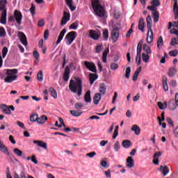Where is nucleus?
Segmentation results:
<instances>
[{
  "instance_id": "1",
  "label": "nucleus",
  "mask_w": 178,
  "mask_h": 178,
  "mask_svg": "<svg viewBox=\"0 0 178 178\" xmlns=\"http://www.w3.org/2000/svg\"><path fill=\"white\" fill-rule=\"evenodd\" d=\"M69 88L72 92L77 94V97H81L83 95V82L80 79L76 81L71 79Z\"/></svg>"
},
{
  "instance_id": "2",
  "label": "nucleus",
  "mask_w": 178,
  "mask_h": 178,
  "mask_svg": "<svg viewBox=\"0 0 178 178\" xmlns=\"http://www.w3.org/2000/svg\"><path fill=\"white\" fill-rule=\"evenodd\" d=\"M92 8L94 10L95 15L98 17H104L106 12L105 8L99 3V0H92Z\"/></svg>"
},
{
  "instance_id": "3",
  "label": "nucleus",
  "mask_w": 178,
  "mask_h": 178,
  "mask_svg": "<svg viewBox=\"0 0 178 178\" xmlns=\"http://www.w3.org/2000/svg\"><path fill=\"white\" fill-rule=\"evenodd\" d=\"M147 34L146 41L147 44H151L154 40V32L152 31V19L151 15H148L146 18Z\"/></svg>"
},
{
  "instance_id": "4",
  "label": "nucleus",
  "mask_w": 178,
  "mask_h": 178,
  "mask_svg": "<svg viewBox=\"0 0 178 178\" xmlns=\"http://www.w3.org/2000/svg\"><path fill=\"white\" fill-rule=\"evenodd\" d=\"M141 51H143V44H141V42H139L137 45L136 56V62L138 66H140V65H141Z\"/></svg>"
},
{
  "instance_id": "5",
  "label": "nucleus",
  "mask_w": 178,
  "mask_h": 178,
  "mask_svg": "<svg viewBox=\"0 0 178 178\" xmlns=\"http://www.w3.org/2000/svg\"><path fill=\"white\" fill-rule=\"evenodd\" d=\"M0 109L5 115H12V111H15V106L13 105L1 104Z\"/></svg>"
},
{
  "instance_id": "6",
  "label": "nucleus",
  "mask_w": 178,
  "mask_h": 178,
  "mask_svg": "<svg viewBox=\"0 0 178 178\" xmlns=\"http://www.w3.org/2000/svg\"><path fill=\"white\" fill-rule=\"evenodd\" d=\"M76 37H77V33H76L75 31L69 32L65 38V40H67L66 44L71 45V44L73 43V41L76 40Z\"/></svg>"
},
{
  "instance_id": "7",
  "label": "nucleus",
  "mask_w": 178,
  "mask_h": 178,
  "mask_svg": "<svg viewBox=\"0 0 178 178\" xmlns=\"http://www.w3.org/2000/svg\"><path fill=\"white\" fill-rule=\"evenodd\" d=\"M147 10L153 12L152 16L154 17V23H158V22H159V12L156 10V7L154 6H147Z\"/></svg>"
},
{
  "instance_id": "8",
  "label": "nucleus",
  "mask_w": 178,
  "mask_h": 178,
  "mask_svg": "<svg viewBox=\"0 0 178 178\" xmlns=\"http://www.w3.org/2000/svg\"><path fill=\"white\" fill-rule=\"evenodd\" d=\"M83 65L84 66H86L87 69H88V70H90V72H92L93 73H97V67H95V64H94V63L84 61Z\"/></svg>"
},
{
  "instance_id": "9",
  "label": "nucleus",
  "mask_w": 178,
  "mask_h": 178,
  "mask_svg": "<svg viewBox=\"0 0 178 178\" xmlns=\"http://www.w3.org/2000/svg\"><path fill=\"white\" fill-rule=\"evenodd\" d=\"M89 37L95 40H99L101 32L99 31L90 30L89 31Z\"/></svg>"
},
{
  "instance_id": "10",
  "label": "nucleus",
  "mask_w": 178,
  "mask_h": 178,
  "mask_svg": "<svg viewBox=\"0 0 178 178\" xmlns=\"http://www.w3.org/2000/svg\"><path fill=\"white\" fill-rule=\"evenodd\" d=\"M14 17L15 18V21L17 22V24L20 26V24H22V20H23V15H22V13L17 10H15L14 12Z\"/></svg>"
},
{
  "instance_id": "11",
  "label": "nucleus",
  "mask_w": 178,
  "mask_h": 178,
  "mask_svg": "<svg viewBox=\"0 0 178 178\" xmlns=\"http://www.w3.org/2000/svg\"><path fill=\"white\" fill-rule=\"evenodd\" d=\"M119 29H113L111 31V40L113 42H116L119 40Z\"/></svg>"
},
{
  "instance_id": "12",
  "label": "nucleus",
  "mask_w": 178,
  "mask_h": 178,
  "mask_svg": "<svg viewBox=\"0 0 178 178\" xmlns=\"http://www.w3.org/2000/svg\"><path fill=\"white\" fill-rule=\"evenodd\" d=\"M18 37L22 45H24L25 47L28 45L29 43L27 42V37H26V35L24 34V33L19 32Z\"/></svg>"
},
{
  "instance_id": "13",
  "label": "nucleus",
  "mask_w": 178,
  "mask_h": 178,
  "mask_svg": "<svg viewBox=\"0 0 178 178\" xmlns=\"http://www.w3.org/2000/svg\"><path fill=\"white\" fill-rule=\"evenodd\" d=\"M70 20V14L67 12H64L63 17L61 19L60 26H65Z\"/></svg>"
},
{
  "instance_id": "14",
  "label": "nucleus",
  "mask_w": 178,
  "mask_h": 178,
  "mask_svg": "<svg viewBox=\"0 0 178 178\" xmlns=\"http://www.w3.org/2000/svg\"><path fill=\"white\" fill-rule=\"evenodd\" d=\"M33 144H35L38 147L43 148V149H47V148H48L47 143L42 140H33Z\"/></svg>"
},
{
  "instance_id": "15",
  "label": "nucleus",
  "mask_w": 178,
  "mask_h": 178,
  "mask_svg": "<svg viewBox=\"0 0 178 178\" xmlns=\"http://www.w3.org/2000/svg\"><path fill=\"white\" fill-rule=\"evenodd\" d=\"M177 73V69L176 68V67H172L168 69V74L169 77H175Z\"/></svg>"
},
{
  "instance_id": "16",
  "label": "nucleus",
  "mask_w": 178,
  "mask_h": 178,
  "mask_svg": "<svg viewBox=\"0 0 178 178\" xmlns=\"http://www.w3.org/2000/svg\"><path fill=\"white\" fill-rule=\"evenodd\" d=\"M8 17V10H4V12L1 13V18L0 19V23L1 24H6V19Z\"/></svg>"
},
{
  "instance_id": "17",
  "label": "nucleus",
  "mask_w": 178,
  "mask_h": 178,
  "mask_svg": "<svg viewBox=\"0 0 178 178\" xmlns=\"http://www.w3.org/2000/svg\"><path fill=\"white\" fill-rule=\"evenodd\" d=\"M69 79H70V69H69V67H67L65 69L63 80L64 81H69Z\"/></svg>"
},
{
  "instance_id": "18",
  "label": "nucleus",
  "mask_w": 178,
  "mask_h": 178,
  "mask_svg": "<svg viewBox=\"0 0 178 178\" xmlns=\"http://www.w3.org/2000/svg\"><path fill=\"white\" fill-rule=\"evenodd\" d=\"M65 34H66V29H63L59 35L58 38L57 39V41L56 42V45H58V44H60V41H62V40H63V37H65Z\"/></svg>"
},
{
  "instance_id": "19",
  "label": "nucleus",
  "mask_w": 178,
  "mask_h": 178,
  "mask_svg": "<svg viewBox=\"0 0 178 178\" xmlns=\"http://www.w3.org/2000/svg\"><path fill=\"white\" fill-rule=\"evenodd\" d=\"M127 168L129 169H131V168H134V160L133 159V157L129 156L127 159Z\"/></svg>"
},
{
  "instance_id": "20",
  "label": "nucleus",
  "mask_w": 178,
  "mask_h": 178,
  "mask_svg": "<svg viewBox=\"0 0 178 178\" xmlns=\"http://www.w3.org/2000/svg\"><path fill=\"white\" fill-rule=\"evenodd\" d=\"M16 79H17V75H8L5 78L4 81L5 83H10L12 81H15Z\"/></svg>"
},
{
  "instance_id": "21",
  "label": "nucleus",
  "mask_w": 178,
  "mask_h": 178,
  "mask_svg": "<svg viewBox=\"0 0 178 178\" xmlns=\"http://www.w3.org/2000/svg\"><path fill=\"white\" fill-rule=\"evenodd\" d=\"M109 54V47H107L103 52L102 56V59L103 63H106V60L108 59V54Z\"/></svg>"
},
{
  "instance_id": "22",
  "label": "nucleus",
  "mask_w": 178,
  "mask_h": 178,
  "mask_svg": "<svg viewBox=\"0 0 178 178\" xmlns=\"http://www.w3.org/2000/svg\"><path fill=\"white\" fill-rule=\"evenodd\" d=\"M6 5H8V0H0V12L7 10Z\"/></svg>"
},
{
  "instance_id": "23",
  "label": "nucleus",
  "mask_w": 178,
  "mask_h": 178,
  "mask_svg": "<svg viewBox=\"0 0 178 178\" xmlns=\"http://www.w3.org/2000/svg\"><path fill=\"white\" fill-rule=\"evenodd\" d=\"M138 29L142 33H144V29H145V23L144 22V18L139 19Z\"/></svg>"
},
{
  "instance_id": "24",
  "label": "nucleus",
  "mask_w": 178,
  "mask_h": 178,
  "mask_svg": "<svg viewBox=\"0 0 178 178\" xmlns=\"http://www.w3.org/2000/svg\"><path fill=\"white\" fill-rule=\"evenodd\" d=\"M160 170L161 173H163V176H166L170 172L169 167H168V165H165L164 167L163 165H161Z\"/></svg>"
},
{
  "instance_id": "25",
  "label": "nucleus",
  "mask_w": 178,
  "mask_h": 178,
  "mask_svg": "<svg viewBox=\"0 0 178 178\" xmlns=\"http://www.w3.org/2000/svg\"><path fill=\"white\" fill-rule=\"evenodd\" d=\"M102 96L100 93H96L95 94L93 97V102L95 105H98L99 104V102L101 101Z\"/></svg>"
},
{
  "instance_id": "26",
  "label": "nucleus",
  "mask_w": 178,
  "mask_h": 178,
  "mask_svg": "<svg viewBox=\"0 0 178 178\" xmlns=\"http://www.w3.org/2000/svg\"><path fill=\"white\" fill-rule=\"evenodd\" d=\"M97 79H98V75H97V74H89V81L91 86L94 84V82L95 81V80H97Z\"/></svg>"
},
{
  "instance_id": "27",
  "label": "nucleus",
  "mask_w": 178,
  "mask_h": 178,
  "mask_svg": "<svg viewBox=\"0 0 178 178\" xmlns=\"http://www.w3.org/2000/svg\"><path fill=\"white\" fill-rule=\"evenodd\" d=\"M0 151L3 152V154H6V155H10L9 150L4 146L1 141L0 142Z\"/></svg>"
},
{
  "instance_id": "28",
  "label": "nucleus",
  "mask_w": 178,
  "mask_h": 178,
  "mask_svg": "<svg viewBox=\"0 0 178 178\" xmlns=\"http://www.w3.org/2000/svg\"><path fill=\"white\" fill-rule=\"evenodd\" d=\"M84 99H85V102L88 103V102H91L92 99H91V91L88 90L85 95H84Z\"/></svg>"
},
{
  "instance_id": "29",
  "label": "nucleus",
  "mask_w": 178,
  "mask_h": 178,
  "mask_svg": "<svg viewBox=\"0 0 178 178\" xmlns=\"http://www.w3.org/2000/svg\"><path fill=\"white\" fill-rule=\"evenodd\" d=\"M4 72H6V74L7 76H13V74H17V69H14V70H5Z\"/></svg>"
},
{
  "instance_id": "30",
  "label": "nucleus",
  "mask_w": 178,
  "mask_h": 178,
  "mask_svg": "<svg viewBox=\"0 0 178 178\" xmlns=\"http://www.w3.org/2000/svg\"><path fill=\"white\" fill-rule=\"evenodd\" d=\"M47 120H48V118H47V116L42 115L40 118H38V120L36 122H38L39 124H44V123H45Z\"/></svg>"
},
{
  "instance_id": "31",
  "label": "nucleus",
  "mask_w": 178,
  "mask_h": 178,
  "mask_svg": "<svg viewBox=\"0 0 178 178\" xmlns=\"http://www.w3.org/2000/svg\"><path fill=\"white\" fill-rule=\"evenodd\" d=\"M131 131H134L136 136H140V133L141 132V130L140 129V127H138L136 124L132 126Z\"/></svg>"
},
{
  "instance_id": "32",
  "label": "nucleus",
  "mask_w": 178,
  "mask_h": 178,
  "mask_svg": "<svg viewBox=\"0 0 178 178\" xmlns=\"http://www.w3.org/2000/svg\"><path fill=\"white\" fill-rule=\"evenodd\" d=\"M163 88L164 91H168L169 90V86H168V78L166 76L163 78Z\"/></svg>"
},
{
  "instance_id": "33",
  "label": "nucleus",
  "mask_w": 178,
  "mask_h": 178,
  "mask_svg": "<svg viewBox=\"0 0 178 178\" xmlns=\"http://www.w3.org/2000/svg\"><path fill=\"white\" fill-rule=\"evenodd\" d=\"M66 3L72 12H74V10H76V7L73 6V0H66Z\"/></svg>"
},
{
  "instance_id": "34",
  "label": "nucleus",
  "mask_w": 178,
  "mask_h": 178,
  "mask_svg": "<svg viewBox=\"0 0 178 178\" xmlns=\"http://www.w3.org/2000/svg\"><path fill=\"white\" fill-rule=\"evenodd\" d=\"M141 67H139L135 72L133 76V81H137V79H138V75L140 74V72H141Z\"/></svg>"
},
{
  "instance_id": "35",
  "label": "nucleus",
  "mask_w": 178,
  "mask_h": 178,
  "mask_svg": "<svg viewBox=\"0 0 178 178\" xmlns=\"http://www.w3.org/2000/svg\"><path fill=\"white\" fill-rule=\"evenodd\" d=\"M122 145L124 148H130V147H131V142H130L129 140H123Z\"/></svg>"
},
{
  "instance_id": "36",
  "label": "nucleus",
  "mask_w": 178,
  "mask_h": 178,
  "mask_svg": "<svg viewBox=\"0 0 178 178\" xmlns=\"http://www.w3.org/2000/svg\"><path fill=\"white\" fill-rule=\"evenodd\" d=\"M157 105H158L159 109H161V111H165V109L168 108V103H166V102L162 103L161 102H159L157 103Z\"/></svg>"
},
{
  "instance_id": "37",
  "label": "nucleus",
  "mask_w": 178,
  "mask_h": 178,
  "mask_svg": "<svg viewBox=\"0 0 178 178\" xmlns=\"http://www.w3.org/2000/svg\"><path fill=\"white\" fill-rule=\"evenodd\" d=\"M49 92H50V95H51V97H53V98H58V94L56 93V90H55V88L52 87L49 88Z\"/></svg>"
},
{
  "instance_id": "38",
  "label": "nucleus",
  "mask_w": 178,
  "mask_h": 178,
  "mask_svg": "<svg viewBox=\"0 0 178 178\" xmlns=\"http://www.w3.org/2000/svg\"><path fill=\"white\" fill-rule=\"evenodd\" d=\"M108 38H109V31L104 29L103 31V40L104 41H108Z\"/></svg>"
},
{
  "instance_id": "39",
  "label": "nucleus",
  "mask_w": 178,
  "mask_h": 178,
  "mask_svg": "<svg viewBox=\"0 0 178 178\" xmlns=\"http://www.w3.org/2000/svg\"><path fill=\"white\" fill-rule=\"evenodd\" d=\"M163 45V38H162V36H160L157 40V48L159 49H161Z\"/></svg>"
},
{
  "instance_id": "40",
  "label": "nucleus",
  "mask_w": 178,
  "mask_h": 178,
  "mask_svg": "<svg viewBox=\"0 0 178 178\" xmlns=\"http://www.w3.org/2000/svg\"><path fill=\"white\" fill-rule=\"evenodd\" d=\"M143 51L146 52V54H147L148 55L151 54L152 52L151 51V47H149V46L145 44H143Z\"/></svg>"
},
{
  "instance_id": "41",
  "label": "nucleus",
  "mask_w": 178,
  "mask_h": 178,
  "mask_svg": "<svg viewBox=\"0 0 178 178\" xmlns=\"http://www.w3.org/2000/svg\"><path fill=\"white\" fill-rule=\"evenodd\" d=\"M142 59L145 63H148V62H149V56L145 53H143L142 54Z\"/></svg>"
},
{
  "instance_id": "42",
  "label": "nucleus",
  "mask_w": 178,
  "mask_h": 178,
  "mask_svg": "<svg viewBox=\"0 0 178 178\" xmlns=\"http://www.w3.org/2000/svg\"><path fill=\"white\" fill-rule=\"evenodd\" d=\"M37 79L38 80V81L41 82L42 81V80H44V74L42 73V71L40 70L38 72L37 74Z\"/></svg>"
},
{
  "instance_id": "43",
  "label": "nucleus",
  "mask_w": 178,
  "mask_h": 178,
  "mask_svg": "<svg viewBox=\"0 0 178 178\" xmlns=\"http://www.w3.org/2000/svg\"><path fill=\"white\" fill-rule=\"evenodd\" d=\"M70 113L71 115H72V116H75L76 118H79V116H81L83 113V112H79L78 111H70Z\"/></svg>"
},
{
  "instance_id": "44",
  "label": "nucleus",
  "mask_w": 178,
  "mask_h": 178,
  "mask_svg": "<svg viewBox=\"0 0 178 178\" xmlns=\"http://www.w3.org/2000/svg\"><path fill=\"white\" fill-rule=\"evenodd\" d=\"M99 92L102 95H105V94H106V86H105V85L103 84V86H100Z\"/></svg>"
},
{
  "instance_id": "45",
  "label": "nucleus",
  "mask_w": 178,
  "mask_h": 178,
  "mask_svg": "<svg viewBox=\"0 0 178 178\" xmlns=\"http://www.w3.org/2000/svg\"><path fill=\"white\" fill-rule=\"evenodd\" d=\"M70 29L72 30H77L79 29V22H75L70 26Z\"/></svg>"
},
{
  "instance_id": "46",
  "label": "nucleus",
  "mask_w": 178,
  "mask_h": 178,
  "mask_svg": "<svg viewBox=\"0 0 178 178\" xmlns=\"http://www.w3.org/2000/svg\"><path fill=\"white\" fill-rule=\"evenodd\" d=\"M13 152L17 155V156H22L23 155V152L17 148H15L13 149Z\"/></svg>"
},
{
  "instance_id": "47",
  "label": "nucleus",
  "mask_w": 178,
  "mask_h": 178,
  "mask_svg": "<svg viewBox=\"0 0 178 178\" xmlns=\"http://www.w3.org/2000/svg\"><path fill=\"white\" fill-rule=\"evenodd\" d=\"M120 149V143L119 141H116L114 144V151L115 152H119V150Z\"/></svg>"
},
{
  "instance_id": "48",
  "label": "nucleus",
  "mask_w": 178,
  "mask_h": 178,
  "mask_svg": "<svg viewBox=\"0 0 178 178\" xmlns=\"http://www.w3.org/2000/svg\"><path fill=\"white\" fill-rule=\"evenodd\" d=\"M130 73H131V68L130 67H127L125 71L126 79H130Z\"/></svg>"
},
{
  "instance_id": "49",
  "label": "nucleus",
  "mask_w": 178,
  "mask_h": 178,
  "mask_svg": "<svg viewBox=\"0 0 178 178\" xmlns=\"http://www.w3.org/2000/svg\"><path fill=\"white\" fill-rule=\"evenodd\" d=\"M38 120V114H33L30 117V122H37Z\"/></svg>"
},
{
  "instance_id": "50",
  "label": "nucleus",
  "mask_w": 178,
  "mask_h": 178,
  "mask_svg": "<svg viewBox=\"0 0 178 178\" xmlns=\"http://www.w3.org/2000/svg\"><path fill=\"white\" fill-rule=\"evenodd\" d=\"M6 36V31L5 30V28L0 27V37L3 38Z\"/></svg>"
},
{
  "instance_id": "51",
  "label": "nucleus",
  "mask_w": 178,
  "mask_h": 178,
  "mask_svg": "<svg viewBox=\"0 0 178 178\" xmlns=\"http://www.w3.org/2000/svg\"><path fill=\"white\" fill-rule=\"evenodd\" d=\"M33 58L35 59V60L40 62V53L38 51H33Z\"/></svg>"
},
{
  "instance_id": "52",
  "label": "nucleus",
  "mask_w": 178,
  "mask_h": 178,
  "mask_svg": "<svg viewBox=\"0 0 178 178\" xmlns=\"http://www.w3.org/2000/svg\"><path fill=\"white\" fill-rule=\"evenodd\" d=\"M150 3L155 8H156V6H159V5H161V2L158 0H152Z\"/></svg>"
},
{
  "instance_id": "53",
  "label": "nucleus",
  "mask_w": 178,
  "mask_h": 178,
  "mask_svg": "<svg viewBox=\"0 0 178 178\" xmlns=\"http://www.w3.org/2000/svg\"><path fill=\"white\" fill-rule=\"evenodd\" d=\"M170 45H172V47H175V45H178V38H172Z\"/></svg>"
},
{
  "instance_id": "54",
  "label": "nucleus",
  "mask_w": 178,
  "mask_h": 178,
  "mask_svg": "<svg viewBox=\"0 0 178 178\" xmlns=\"http://www.w3.org/2000/svg\"><path fill=\"white\" fill-rule=\"evenodd\" d=\"M118 130H119V127L117 126V127H115V130H114V134H113V140H115V138H116V137H118V136H119V131H118Z\"/></svg>"
},
{
  "instance_id": "55",
  "label": "nucleus",
  "mask_w": 178,
  "mask_h": 178,
  "mask_svg": "<svg viewBox=\"0 0 178 178\" xmlns=\"http://www.w3.org/2000/svg\"><path fill=\"white\" fill-rule=\"evenodd\" d=\"M103 46L102 44H97V47H95V53L96 54H99L101 51H102Z\"/></svg>"
},
{
  "instance_id": "56",
  "label": "nucleus",
  "mask_w": 178,
  "mask_h": 178,
  "mask_svg": "<svg viewBox=\"0 0 178 178\" xmlns=\"http://www.w3.org/2000/svg\"><path fill=\"white\" fill-rule=\"evenodd\" d=\"M111 70H116L119 68V65H118V63H113L111 64Z\"/></svg>"
},
{
  "instance_id": "57",
  "label": "nucleus",
  "mask_w": 178,
  "mask_h": 178,
  "mask_svg": "<svg viewBox=\"0 0 178 178\" xmlns=\"http://www.w3.org/2000/svg\"><path fill=\"white\" fill-rule=\"evenodd\" d=\"M177 54H178L177 50H172L169 52V55L170 56H173L174 58H175V56H177Z\"/></svg>"
},
{
  "instance_id": "58",
  "label": "nucleus",
  "mask_w": 178,
  "mask_h": 178,
  "mask_svg": "<svg viewBox=\"0 0 178 178\" xmlns=\"http://www.w3.org/2000/svg\"><path fill=\"white\" fill-rule=\"evenodd\" d=\"M30 12H31L32 16H34V15H35V6L34 4H31V7L30 8Z\"/></svg>"
},
{
  "instance_id": "59",
  "label": "nucleus",
  "mask_w": 178,
  "mask_h": 178,
  "mask_svg": "<svg viewBox=\"0 0 178 178\" xmlns=\"http://www.w3.org/2000/svg\"><path fill=\"white\" fill-rule=\"evenodd\" d=\"M3 58H6V55H8V47H4L2 50Z\"/></svg>"
},
{
  "instance_id": "60",
  "label": "nucleus",
  "mask_w": 178,
  "mask_h": 178,
  "mask_svg": "<svg viewBox=\"0 0 178 178\" xmlns=\"http://www.w3.org/2000/svg\"><path fill=\"white\" fill-rule=\"evenodd\" d=\"M100 165L101 166H102L103 168H105L106 169H107V168H109V165H108V162L104 160L102 161Z\"/></svg>"
},
{
  "instance_id": "61",
  "label": "nucleus",
  "mask_w": 178,
  "mask_h": 178,
  "mask_svg": "<svg viewBox=\"0 0 178 178\" xmlns=\"http://www.w3.org/2000/svg\"><path fill=\"white\" fill-rule=\"evenodd\" d=\"M111 170H108L107 171H105L104 172V175H105V176H106V178H111V177H112V176H111Z\"/></svg>"
},
{
  "instance_id": "62",
  "label": "nucleus",
  "mask_w": 178,
  "mask_h": 178,
  "mask_svg": "<svg viewBox=\"0 0 178 178\" xmlns=\"http://www.w3.org/2000/svg\"><path fill=\"white\" fill-rule=\"evenodd\" d=\"M48 37H49V30L46 29L44 31V38L45 40H48Z\"/></svg>"
},
{
  "instance_id": "63",
  "label": "nucleus",
  "mask_w": 178,
  "mask_h": 178,
  "mask_svg": "<svg viewBox=\"0 0 178 178\" xmlns=\"http://www.w3.org/2000/svg\"><path fill=\"white\" fill-rule=\"evenodd\" d=\"M83 106H84L81 103H76V104H75L76 109H81V108H83Z\"/></svg>"
},
{
  "instance_id": "64",
  "label": "nucleus",
  "mask_w": 178,
  "mask_h": 178,
  "mask_svg": "<svg viewBox=\"0 0 178 178\" xmlns=\"http://www.w3.org/2000/svg\"><path fill=\"white\" fill-rule=\"evenodd\" d=\"M175 137L178 138V126L173 131Z\"/></svg>"
}]
</instances>
